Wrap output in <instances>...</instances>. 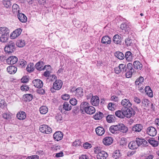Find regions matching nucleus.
<instances>
[{"label":"nucleus","instance_id":"obj_1","mask_svg":"<svg viewBox=\"0 0 159 159\" xmlns=\"http://www.w3.org/2000/svg\"><path fill=\"white\" fill-rule=\"evenodd\" d=\"M80 110L84 112L87 114L91 115L95 112V109L94 107L90 106L89 103L86 102H82L80 105Z\"/></svg>","mask_w":159,"mask_h":159},{"label":"nucleus","instance_id":"obj_2","mask_svg":"<svg viewBox=\"0 0 159 159\" xmlns=\"http://www.w3.org/2000/svg\"><path fill=\"white\" fill-rule=\"evenodd\" d=\"M122 110L123 111L124 117L130 118L135 114V112L132 108H122Z\"/></svg>","mask_w":159,"mask_h":159},{"label":"nucleus","instance_id":"obj_3","mask_svg":"<svg viewBox=\"0 0 159 159\" xmlns=\"http://www.w3.org/2000/svg\"><path fill=\"white\" fill-rule=\"evenodd\" d=\"M15 43L11 41L8 43L4 48V51L7 53H11L13 52L15 50Z\"/></svg>","mask_w":159,"mask_h":159},{"label":"nucleus","instance_id":"obj_4","mask_svg":"<svg viewBox=\"0 0 159 159\" xmlns=\"http://www.w3.org/2000/svg\"><path fill=\"white\" fill-rule=\"evenodd\" d=\"M39 129V131L43 133L49 134L52 132V129L48 125H43L40 126Z\"/></svg>","mask_w":159,"mask_h":159},{"label":"nucleus","instance_id":"obj_5","mask_svg":"<svg viewBox=\"0 0 159 159\" xmlns=\"http://www.w3.org/2000/svg\"><path fill=\"white\" fill-rule=\"evenodd\" d=\"M43 63L42 61H39L36 64L35 67L37 70L40 71L44 70L47 67L50 68H51V66L49 65H45L43 67Z\"/></svg>","mask_w":159,"mask_h":159},{"label":"nucleus","instance_id":"obj_6","mask_svg":"<svg viewBox=\"0 0 159 159\" xmlns=\"http://www.w3.org/2000/svg\"><path fill=\"white\" fill-rule=\"evenodd\" d=\"M136 141L138 145V147L141 146H147L148 145V143L144 139L137 138L136 139Z\"/></svg>","mask_w":159,"mask_h":159},{"label":"nucleus","instance_id":"obj_7","mask_svg":"<svg viewBox=\"0 0 159 159\" xmlns=\"http://www.w3.org/2000/svg\"><path fill=\"white\" fill-rule=\"evenodd\" d=\"M63 83L61 80H56L53 85V88L54 89L59 90L62 87Z\"/></svg>","mask_w":159,"mask_h":159},{"label":"nucleus","instance_id":"obj_8","mask_svg":"<svg viewBox=\"0 0 159 159\" xmlns=\"http://www.w3.org/2000/svg\"><path fill=\"white\" fill-rule=\"evenodd\" d=\"M147 133L149 135L151 136H154L157 134V131L154 127L150 126L148 128Z\"/></svg>","mask_w":159,"mask_h":159},{"label":"nucleus","instance_id":"obj_9","mask_svg":"<svg viewBox=\"0 0 159 159\" xmlns=\"http://www.w3.org/2000/svg\"><path fill=\"white\" fill-rule=\"evenodd\" d=\"M121 104L123 108H130L132 105V103L130 101L127 99L125 98L122 99L121 102Z\"/></svg>","mask_w":159,"mask_h":159},{"label":"nucleus","instance_id":"obj_10","mask_svg":"<svg viewBox=\"0 0 159 159\" xmlns=\"http://www.w3.org/2000/svg\"><path fill=\"white\" fill-rule=\"evenodd\" d=\"M53 138L55 141H59L62 139L63 137V133L61 131H57L53 134Z\"/></svg>","mask_w":159,"mask_h":159},{"label":"nucleus","instance_id":"obj_11","mask_svg":"<svg viewBox=\"0 0 159 159\" xmlns=\"http://www.w3.org/2000/svg\"><path fill=\"white\" fill-rule=\"evenodd\" d=\"M22 30L20 28L15 30L11 34V37L12 39H15L20 34Z\"/></svg>","mask_w":159,"mask_h":159},{"label":"nucleus","instance_id":"obj_12","mask_svg":"<svg viewBox=\"0 0 159 159\" xmlns=\"http://www.w3.org/2000/svg\"><path fill=\"white\" fill-rule=\"evenodd\" d=\"M18 59L15 56H12L9 57L7 59V63L8 64H14L17 61Z\"/></svg>","mask_w":159,"mask_h":159},{"label":"nucleus","instance_id":"obj_13","mask_svg":"<svg viewBox=\"0 0 159 159\" xmlns=\"http://www.w3.org/2000/svg\"><path fill=\"white\" fill-rule=\"evenodd\" d=\"M17 17L19 20L22 23H25L27 21V18L26 16L23 13H19L17 14Z\"/></svg>","mask_w":159,"mask_h":159},{"label":"nucleus","instance_id":"obj_14","mask_svg":"<svg viewBox=\"0 0 159 159\" xmlns=\"http://www.w3.org/2000/svg\"><path fill=\"white\" fill-rule=\"evenodd\" d=\"M143 126L142 124H139L134 125L132 128V130L134 132H139L142 129Z\"/></svg>","mask_w":159,"mask_h":159},{"label":"nucleus","instance_id":"obj_15","mask_svg":"<svg viewBox=\"0 0 159 159\" xmlns=\"http://www.w3.org/2000/svg\"><path fill=\"white\" fill-rule=\"evenodd\" d=\"M34 85L36 87L38 88H41L43 87V84L42 81L39 79H36L33 81Z\"/></svg>","mask_w":159,"mask_h":159},{"label":"nucleus","instance_id":"obj_16","mask_svg":"<svg viewBox=\"0 0 159 159\" xmlns=\"http://www.w3.org/2000/svg\"><path fill=\"white\" fill-rule=\"evenodd\" d=\"M113 142L112 138L109 137H106L103 140V143L105 145H109L112 143Z\"/></svg>","mask_w":159,"mask_h":159},{"label":"nucleus","instance_id":"obj_17","mask_svg":"<svg viewBox=\"0 0 159 159\" xmlns=\"http://www.w3.org/2000/svg\"><path fill=\"white\" fill-rule=\"evenodd\" d=\"M95 131L97 134L100 136H102L105 133L104 128L101 126H98L96 128Z\"/></svg>","mask_w":159,"mask_h":159},{"label":"nucleus","instance_id":"obj_18","mask_svg":"<svg viewBox=\"0 0 159 159\" xmlns=\"http://www.w3.org/2000/svg\"><path fill=\"white\" fill-rule=\"evenodd\" d=\"M90 102L93 106H97L99 102V98L97 96H93L91 99Z\"/></svg>","mask_w":159,"mask_h":159},{"label":"nucleus","instance_id":"obj_19","mask_svg":"<svg viewBox=\"0 0 159 159\" xmlns=\"http://www.w3.org/2000/svg\"><path fill=\"white\" fill-rule=\"evenodd\" d=\"M125 42L127 47L132 46L134 44V39L130 37H128L125 39Z\"/></svg>","mask_w":159,"mask_h":159},{"label":"nucleus","instance_id":"obj_20","mask_svg":"<svg viewBox=\"0 0 159 159\" xmlns=\"http://www.w3.org/2000/svg\"><path fill=\"white\" fill-rule=\"evenodd\" d=\"M128 147L129 149L132 150L136 149L139 147L136 140L130 142L128 145Z\"/></svg>","mask_w":159,"mask_h":159},{"label":"nucleus","instance_id":"obj_21","mask_svg":"<svg viewBox=\"0 0 159 159\" xmlns=\"http://www.w3.org/2000/svg\"><path fill=\"white\" fill-rule=\"evenodd\" d=\"M17 70V68L13 66H10L7 68V71L10 74H14Z\"/></svg>","mask_w":159,"mask_h":159},{"label":"nucleus","instance_id":"obj_22","mask_svg":"<svg viewBox=\"0 0 159 159\" xmlns=\"http://www.w3.org/2000/svg\"><path fill=\"white\" fill-rule=\"evenodd\" d=\"M118 131L123 133H126L128 131V128L122 124L118 125Z\"/></svg>","mask_w":159,"mask_h":159},{"label":"nucleus","instance_id":"obj_23","mask_svg":"<svg viewBox=\"0 0 159 159\" xmlns=\"http://www.w3.org/2000/svg\"><path fill=\"white\" fill-rule=\"evenodd\" d=\"M83 95V89L81 88H78L75 90V96L78 98L82 97Z\"/></svg>","mask_w":159,"mask_h":159},{"label":"nucleus","instance_id":"obj_24","mask_svg":"<svg viewBox=\"0 0 159 159\" xmlns=\"http://www.w3.org/2000/svg\"><path fill=\"white\" fill-rule=\"evenodd\" d=\"M107 157V153L103 151L97 155V157L98 159H106Z\"/></svg>","mask_w":159,"mask_h":159},{"label":"nucleus","instance_id":"obj_25","mask_svg":"<svg viewBox=\"0 0 159 159\" xmlns=\"http://www.w3.org/2000/svg\"><path fill=\"white\" fill-rule=\"evenodd\" d=\"M101 42L102 43L106 44H110L111 42V39L109 36H105L102 38Z\"/></svg>","mask_w":159,"mask_h":159},{"label":"nucleus","instance_id":"obj_26","mask_svg":"<svg viewBox=\"0 0 159 159\" xmlns=\"http://www.w3.org/2000/svg\"><path fill=\"white\" fill-rule=\"evenodd\" d=\"M16 116L19 120H23L26 118V114L24 111H20L17 114Z\"/></svg>","mask_w":159,"mask_h":159},{"label":"nucleus","instance_id":"obj_27","mask_svg":"<svg viewBox=\"0 0 159 159\" xmlns=\"http://www.w3.org/2000/svg\"><path fill=\"white\" fill-rule=\"evenodd\" d=\"M125 59L128 61H132L133 60V55L129 51L126 52L125 54Z\"/></svg>","mask_w":159,"mask_h":159},{"label":"nucleus","instance_id":"obj_28","mask_svg":"<svg viewBox=\"0 0 159 159\" xmlns=\"http://www.w3.org/2000/svg\"><path fill=\"white\" fill-rule=\"evenodd\" d=\"M9 30L6 27H0V34L1 35L9 34Z\"/></svg>","mask_w":159,"mask_h":159},{"label":"nucleus","instance_id":"obj_29","mask_svg":"<svg viewBox=\"0 0 159 159\" xmlns=\"http://www.w3.org/2000/svg\"><path fill=\"white\" fill-rule=\"evenodd\" d=\"M62 106L63 109L67 111L70 110L72 108L69 102H64Z\"/></svg>","mask_w":159,"mask_h":159},{"label":"nucleus","instance_id":"obj_30","mask_svg":"<svg viewBox=\"0 0 159 159\" xmlns=\"http://www.w3.org/2000/svg\"><path fill=\"white\" fill-rule=\"evenodd\" d=\"M134 67L136 69L139 70H141L143 66L142 64L139 61H135L133 63Z\"/></svg>","mask_w":159,"mask_h":159},{"label":"nucleus","instance_id":"obj_31","mask_svg":"<svg viewBox=\"0 0 159 159\" xmlns=\"http://www.w3.org/2000/svg\"><path fill=\"white\" fill-rule=\"evenodd\" d=\"M142 104L143 107L148 108L150 106L151 102L148 99L144 98L142 100Z\"/></svg>","mask_w":159,"mask_h":159},{"label":"nucleus","instance_id":"obj_32","mask_svg":"<svg viewBox=\"0 0 159 159\" xmlns=\"http://www.w3.org/2000/svg\"><path fill=\"white\" fill-rule=\"evenodd\" d=\"M120 28L122 30H124L125 31L126 34H129L130 29L129 26L126 24L124 23L121 24L120 25Z\"/></svg>","mask_w":159,"mask_h":159},{"label":"nucleus","instance_id":"obj_33","mask_svg":"<svg viewBox=\"0 0 159 159\" xmlns=\"http://www.w3.org/2000/svg\"><path fill=\"white\" fill-rule=\"evenodd\" d=\"M120 39L121 37L118 34H116L113 37V40L115 43L119 44L121 42Z\"/></svg>","mask_w":159,"mask_h":159},{"label":"nucleus","instance_id":"obj_34","mask_svg":"<svg viewBox=\"0 0 159 159\" xmlns=\"http://www.w3.org/2000/svg\"><path fill=\"white\" fill-rule=\"evenodd\" d=\"M118 125L111 126L109 128L110 131L112 134H116L118 131Z\"/></svg>","mask_w":159,"mask_h":159},{"label":"nucleus","instance_id":"obj_35","mask_svg":"<svg viewBox=\"0 0 159 159\" xmlns=\"http://www.w3.org/2000/svg\"><path fill=\"white\" fill-rule=\"evenodd\" d=\"M106 120L108 122L111 123L114 122L116 119V118L114 115H109L106 117Z\"/></svg>","mask_w":159,"mask_h":159},{"label":"nucleus","instance_id":"obj_36","mask_svg":"<svg viewBox=\"0 0 159 159\" xmlns=\"http://www.w3.org/2000/svg\"><path fill=\"white\" fill-rule=\"evenodd\" d=\"M145 89L146 93L149 97H153V95L152 90L149 86H146L145 87Z\"/></svg>","mask_w":159,"mask_h":159},{"label":"nucleus","instance_id":"obj_37","mask_svg":"<svg viewBox=\"0 0 159 159\" xmlns=\"http://www.w3.org/2000/svg\"><path fill=\"white\" fill-rule=\"evenodd\" d=\"M103 116V114L100 112H98L96 113L93 116L94 118L96 120L101 119Z\"/></svg>","mask_w":159,"mask_h":159},{"label":"nucleus","instance_id":"obj_38","mask_svg":"<svg viewBox=\"0 0 159 159\" xmlns=\"http://www.w3.org/2000/svg\"><path fill=\"white\" fill-rule=\"evenodd\" d=\"M33 98V96L30 94H26L24 95V99L25 101H30Z\"/></svg>","mask_w":159,"mask_h":159},{"label":"nucleus","instance_id":"obj_39","mask_svg":"<svg viewBox=\"0 0 159 159\" xmlns=\"http://www.w3.org/2000/svg\"><path fill=\"white\" fill-rule=\"evenodd\" d=\"M20 8L18 5L16 4H14L12 7V11L14 13H20Z\"/></svg>","mask_w":159,"mask_h":159},{"label":"nucleus","instance_id":"obj_40","mask_svg":"<svg viewBox=\"0 0 159 159\" xmlns=\"http://www.w3.org/2000/svg\"><path fill=\"white\" fill-rule=\"evenodd\" d=\"M148 141L150 144L154 147H156L158 144V142L154 140L153 138L149 139Z\"/></svg>","mask_w":159,"mask_h":159},{"label":"nucleus","instance_id":"obj_41","mask_svg":"<svg viewBox=\"0 0 159 159\" xmlns=\"http://www.w3.org/2000/svg\"><path fill=\"white\" fill-rule=\"evenodd\" d=\"M27 71L31 72L34 70V64L33 63H30L26 67Z\"/></svg>","mask_w":159,"mask_h":159},{"label":"nucleus","instance_id":"obj_42","mask_svg":"<svg viewBox=\"0 0 159 159\" xmlns=\"http://www.w3.org/2000/svg\"><path fill=\"white\" fill-rule=\"evenodd\" d=\"M7 104L5 100L2 99H0V107L2 109H4L7 107Z\"/></svg>","mask_w":159,"mask_h":159},{"label":"nucleus","instance_id":"obj_43","mask_svg":"<svg viewBox=\"0 0 159 159\" xmlns=\"http://www.w3.org/2000/svg\"><path fill=\"white\" fill-rule=\"evenodd\" d=\"M115 56L120 60H123L125 58L124 54L120 52H117L115 53Z\"/></svg>","mask_w":159,"mask_h":159},{"label":"nucleus","instance_id":"obj_44","mask_svg":"<svg viewBox=\"0 0 159 159\" xmlns=\"http://www.w3.org/2000/svg\"><path fill=\"white\" fill-rule=\"evenodd\" d=\"M39 111L41 114H45L48 112V109L46 106H42L39 109Z\"/></svg>","mask_w":159,"mask_h":159},{"label":"nucleus","instance_id":"obj_45","mask_svg":"<svg viewBox=\"0 0 159 159\" xmlns=\"http://www.w3.org/2000/svg\"><path fill=\"white\" fill-rule=\"evenodd\" d=\"M16 44L19 47H22L25 45V42L24 40L19 39L17 41Z\"/></svg>","mask_w":159,"mask_h":159},{"label":"nucleus","instance_id":"obj_46","mask_svg":"<svg viewBox=\"0 0 159 159\" xmlns=\"http://www.w3.org/2000/svg\"><path fill=\"white\" fill-rule=\"evenodd\" d=\"M9 34L1 35L0 37V40L2 43L6 42L8 39Z\"/></svg>","mask_w":159,"mask_h":159},{"label":"nucleus","instance_id":"obj_47","mask_svg":"<svg viewBox=\"0 0 159 159\" xmlns=\"http://www.w3.org/2000/svg\"><path fill=\"white\" fill-rule=\"evenodd\" d=\"M121 156V153L119 150H116L112 154V157L115 159H117Z\"/></svg>","mask_w":159,"mask_h":159},{"label":"nucleus","instance_id":"obj_48","mask_svg":"<svg viewBox=\"0 0 159 159\" xmlns=\"http://www.w3.org/2000/svg\"><path fill=\"white\" fill-rule=\"evenodd\" d=\"M119 68H120L121 72H124L127 71V68L126 65L125 64H121L119 65Z\"/></svg>","mask_w":159,"mask_h":159},{"label":"nucleus","instance_id":"obj_49","mask_svg":"<svg viewBox=\"0 0 159 159\" xmlns=\"http://www.w3.org/2000/svg\"><path fill=\"white\" fill-rule=\"evenodd\" d=\"M115 114L116 116L119 118H124V115L123 113V111L122 110H118L116 111Z\"/></svg>","mask_w":159,"mask_h":159},{"label":"nucleus","instance_id":"obj_50","mask_svg":"<svg viewBox=\"0 0 159 159\" xmlns=\"http://www.w3.org/2000/svg\"><path fill=\"white\" fill-rule=\"evenodd\" d=\"M27 64L26 61L22 59L19 61L18 66L20 68H25Z\"/></svg>","mask_w":159,"mask_h":159},{"label":"nucleus","instance_id":"obj_51","mask_svg":"<svg viewBox=\"0 0 159 159\" xmlns=\"http://www.w3.org/2000/svg\"><path fill=\"white\" fill-rule=\"evenodd\" d=\"M144 81L143 78L142 76L140 77L139 79H137L135 82L136 85H141V84Z\"/></svg>","mask_w":159,"mask_h":159},{"label":"nucleus","instance_id":"obj_52","mask_svg":"<svg viewBox=\"0 0 159 159\" xmlns=\"http://www.w3.org/2000/svg\"><path fill=\"white\" fill-rule=\"evenodd\" d=\"M116 107V104L111 102L109 103L108 105V109L111 111L114 110L115 109Z\"/></svg>","mask_w":159,"mask_h":159},{"label":"nucleus","instance_id":"obj_53","mask_svg":"<svg viewBox=\"0 0 159 159\" xmlns=\"http://www.w3.org/2000/svg\"><path fill=\"white\" fill-rule=\"evenodd\" d=\"M51 68H48V70H47V69H45V70H46V71H45L43 74V75L45 77H47L50 76V73H51Z\"/></svg>","mask_w":159,"mask_h":159},{"label":"nucleus","instance_id":"obj_54","mask_svg":"<svg viewBox=\"0 0 159 159\" xmlns=\"http://www.w3.org/2000/svg\"><path fill=\"white\" fill-rule=\"evenodd\" d=\"M70 103L73 106H75L77 102V100L75 98H71L70 100Z\"/></svg>","mask_w":159,"mask_h":159},{"label":"nucleus","instance_id":"obj_55","mask_svg":"<svg viewBox=\"0 0 159 159\" xmlns=\"http://www.w3.org/2000/svg\"><path fill=\"white\" fill-rule=\"evenodd\" d=\"M132 64L131 63H128L127 65V71H134V70L132 68Z\"/></svg>","mask_w":159,"mask_h":159},{"label":"nucleus","instance_id":"obj_56","mask_svg":"<svg viewBox=\"0 0 159 159\" xmlns=\"http://www.w3.org/2000/svg\"><path fill=\"white\" fill-rule=\"evenodd\" d=\"M61 98L62 99L65 100H68L70 98V95L67 94H65L61 95Z\"/></svg>","mask_w":159,"mask_h":159},{"label":"nucleus","instance_id":"obj_57","mask_svg":"<svg viewBox=\"0 0 159 159\" xmlns=\"http://www.w3.org/2000/svg\"><path fill=\"white\" fill-rule=\"evenodd\" d=\"M102 151L100 147H97L94 148V152L95 153L98 154L100 152Z\"/></svg>","mask_w":159,"mask_h":159},{"label":"nucleus","instance_id":"obj_58","mask_svg":"<svg viewBox=\"0 0 159 159\" xmlns=\"http://www.w3.org/2000/svg\"><path fill=\"white\" fill-rule=\"evenodd\" d=\"M3 4L7 8H8L11 5V2L10 1H4L3 2Z\"/></svg>","mask_w":159,"mask_h":159},{"label":"nucleus","instance_id":"obj_59","mask_svg":"<svg viewBox=\"0 0 159 159\" xmlns=\"http://www.w3.org/2000/svg\"><path fill=\"white\" fill-rule=\"evenodd\" d=\"M83 147L85 149L90 148H91V145L88 143H86L83 144Z\"/></svg>","mask_w":159,"mask_h":159},{"label":"nucleus","instance_id":"obj_60","mask_svg":"<svg viewBox=\"0 0 159 159\" xmlns=\"http://www.w3.org/2000/svg\"><path fill=\"white\" fill-rule=\"evenodd\" d=\"M79 159H91V157L86 155H82L80 157Z\"/></svg>","mask_w":159,"mask_h":159},{"label":"nucleus","instance_id":"obj_61","mask_svg":"<svg viewBox=\"0 0 159 159\" xmlns=\"http://www.w3.org/2000/svg\"><path fill=\"white\" fill-rule=\"evenodd\" d=\"M20 89L22 91H25L29 90V88L27 85H23L21 87Z\"/></svg>","mask_w":159,"mask_h":159},{"label":"nucleus","instance_id":"obj_62","mask_svg":"<svg viewBox=\"0 0 159 159\" xmlns=\"http://www.w3.org/2000/svg\"><path fill=\"white\" fill-rule=\"evenodd\" d=\"M127 72L126 73V76L127 78H129L130 77L133 73L135 72V71H127Z\"/></svg>","mask_w":159,"mask_h":159},{"label":"nucleus","instance_id":"obj_63","mask_svg":"<svg viewBox=\"0 0 159 159\" xmlns=\"http://www.w3.org/2000/svg\"><path fill=\"white\" fill-rule=\"evenodd\" d=\"M39 157L37 155H34L28 157L26 159H39Z\"/></svg>","mask_w":159,"mask_h":159},{"label":"nucleus","instance_id":"obj_64","mask_svg":"<svg viewBox=\"0 0 159 159\" xmlns=\"http://www.w3.org/2000/svg\"><path fill=\"white\" fill-rule=\"evenodd\" d=\"M133 100L137 104H139L141 102L140 99L135 96L134 97Z\"/></svg>","mask_w":159,"mask_h":159}]
</instances>
